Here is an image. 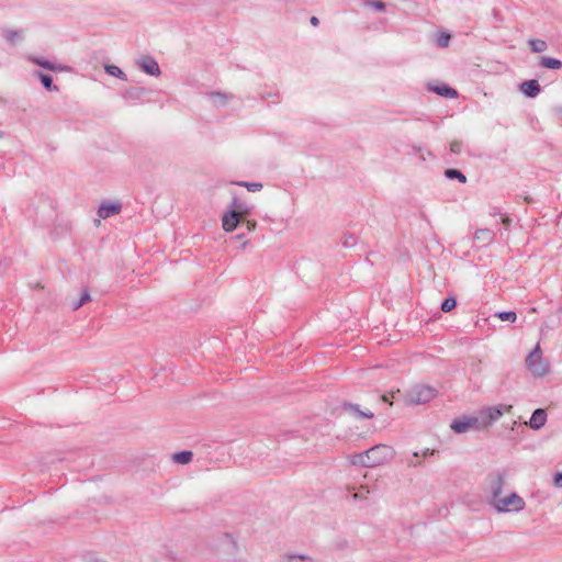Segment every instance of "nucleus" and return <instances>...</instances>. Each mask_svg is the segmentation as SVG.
<instances>
[{"instance_id": "f257e3e1", "label": "nucleus", "mask_w": 562, "mask_h": 562, "mask_svg": "<svg viewBox=\"0 0 562 562\" xmlns=\"http://www.w3.org/2000/svg\"><path fill=\"white\" fill-rule=\"evenodd\" d=\"M393 456L394 450L391 446L379 443L366 450L367 463L369 464V468L381 465L391 460Z\"/></svg>"}, {"instance_id": "f03ea898", "label": "nucleus", "mask_w": 562, "mask_h": 562, "mask_svg": "<svg viewBox=\"0 0 562 562\" xmlns=\"http://www.w3.org/2000/svg\"><path fill=\"white\" fill-rule=\"evenodd\" d=\"M526 364L532 375L542 378L549 372V364L542 357V351L539 345L527 356Z\"/></svg>"}, {"instance_id": "7ed1b4c3", "label": "nucleus", "mask_w": 562, "mask_h": 562, "mask_svg": "<svg viewBox=\"0 0 562 562\" xmlns=\"http://www.w3.org/2000/svg\"><path fill=\"white\" fill-rule=\"evenodd\" d=\"M438 391L429 385H415L406 394V401L413 405L426 404L435 398Z\"/></svg>"}, {"instance_id": "20e7f679", "label": "nucleus", "mask_w": 562, "mask_h": 562, "mask_svg": "<svg viewBox=\"0 0 562 562\" xmlns=\"http://www.w3.org/2000/svg\"><path fill=\"white\" fill-rule=\"evenodd\" d=\"M492 505L498 513L519 512L525 507V501L517 493H510L505 497H498Z\"/></svg>"}, {"instance_id": "39448f33", "label": "nucleus", "mask_w": 562, "mask_h": 562, "mask_svg": "<svg viewBox=\"0 0 562 562\" xmlns=\"http://www.w3.org/2000/svg\"><path fill=\"white\" fill-rule=\"evenodd\" d=\"M510 409V405L506 406L503 404L482 409L479 416L482 429L490 427L493 423L498 420L504 413L509 412Z\"/></svg>"}, {"instance_id": "423d86ee", "label": "nucleus", "mask_w": 562, "mask_h": 562, "mask_svg": "<svg viewBox=\"0 0 562 562\" xmlns=\"http://www.w3.org/2000/svg\"><path fill=\"white\" fill-rule=\"evenodd\" d=\"M450 428L456 434H465L471 429H474V430L482 429L480 418L477 416H468V415H463L459 418H454L450 424Z\"/></svg>"}, {"instance_id": "0eeeda50", "label": "nucleus", "mask_w": 562, "mask_h": 562, "mask_svg": "<svg viewBox=\"0 0 562 562\" xmlns=\"http://www.w3.org/2000/svg\"><path fill=\"white\" fill-rule=\"evenodd\" d=\"M488 488L491 493V504L502 495L505 485V476L499 472L495 471L487 476Z\"/></svg>"}, {"instance_id": "6e6552de", "label": "nucleus", "mask_w": 562, "mask_h": 562, "mask_svg": "<svg viewBox=\"0 0 562 562\" xmlns=\"http://www.w3.org/2000/svg\"><path fill=\"white\" fill-rule=\"evenodd\" d=\"M244 221L236 210H228L222 217V226L225 232H233Z\"/></svg>"}, {"instance_id": "1a4fd4ad", "label": "nucleus", "mask_w": 562, "mask_h": 562, "mask_svg": "<svg viewBox=\"0 0 562 562\" xmlns=\"http://www.w3.org/2000/svg\"><path fill=\"white\" fill-rule=\"evenodd\" d=\"M139 68L149 76L157 77L160 75V68L156 59L151 56H142L137 60Z\"/></svg>"}, {"instance_id": "9d476101", "label": "nucleus", "mask_w": 562, "mask_h": 562, "mask_svg": "<svg viewBox=\"0 0 562 562\" xmlns=\"http://www.w3.org/2000/svg\"><path fill=\"white\" fill-rule=\"evenodd\" d=\"M122 210V205L119 202H103L98 210V215L101 218H108L119 214Z\"/></svg>"}, {"instance_id": "9b49d317", "label": "nucleus", "mask_w": 562, "mask_h": 562, "mask_svg": "<svg viewBox=\"0 0 562 562\" xmlns=\"http://www.w3.org/2000/svg\"><path fill=\"white\" fill-rule=\"evenodd\" d=\"M519 89L528 98H536L541 92V86L536 79L521 82Z\"/></svg>"}, {"instance_id": "f8f14e48", "label": "nucleus", "mask_w": 562, "mask_h": 562, "mask_svg": "<svg viewBox=\"0 0 562 562\" xmlns=\"http://www.w3.org/2000/svg\"><path fill=\"white\" fill-rule=\"evenodd\" d=\"M341 408L344 412H348L359 419H371L374 417V414L371 411H361L358 404L344 403Z\"/></svg>"}, {"instance_id": "ddd939ff", "label": "nucleus", "mask_w": 562, "mask_h": 562, "mask_svg": "<svg viewBox=\"0 0 562 562\" xmlns=\"http://www.w3.org/2000/svg\"><path fill=\"white\" fill-rule=\"evenodd\" d=\"M546 422L547 412L543 408H537L532 412L528 425L531 429L538 430L544 426Z\"/></svg>"}, {"instance_id": "4468645a", "label": "nucleus", "mask_w": 562, "mask_h": 562, "mask_svg": "<svg viewBox=\"0 0 562 562\" xmlns=\"http://www.w3.org/2000/svg\"><path fill=\"white\" fill-rule=\"evenodd\" d=\"M429 90L440 97L445 98H457L458 92L446 83L429 86Z\"/></svg>"}, {"instance_id": "2eb2a0df", "label": "nucleus", "mask_w": 562, "mask_h": 562, "mask_svg": "<svg viewBox=\"0 0 562 562\" xmlns=\"http://www.w3.org/2000/svg\"><path fill=\"white\" fill-rule=\"evenodd\" d=\"M1 34L5 38V41L12 46H14L18 41H22L24 38L23 30L15 31L11 29H2Z\"/></svg>"}, {"instance_id": "dca6fc26", "label": "nucleus", "mask_w": 562, "mask_h": 562, "mask_svg": "<svg viewBox=\"0 0 562 562\" xmlns=\"http://www.w3.org/2000/svg\"><path fill=\"white\" fill-rule=\"evenodd\" d=\"M495 237V234L492 229L488 228H480L474 233V239L482 243V245L490 244Z\"/></svg>"}, {"instance_id": "f3484780", "label": "nucleus", "mask_w": 562, "mask_h": 562, "mask_svg": "<svg viewBox=\"0 0 562 562\" xmlns=\"http://www.w3.org/2000/svg\"><path fill=\"white\" fill-rule=\"evenodd\" d=\"M347 491L351 495V498L353 502H359V501L366 499L367 494L370 493V488L368 485H361L359 491H356V488L352 486H348Z\"/></svg>"}, {"instance_id": "a211bd4d", "label": "nucleus", "mask_w": 562, "mask_h": 562, "mask_svg": "<svg viewBox=\"0 0 562 562\" xmlns=\"http://www.w3.org/2000/svg\"><path fill=\"white\" fill-rule=\"evenodd\" d=\"M539 65L547 69L559 70L562 68V61L554 57L543 56Z\"/></svg>"}, {"instance_id": "6ab92c4d", "label": "nucleus", "mask_w": 562, "mask_h": 562, "mask_svg": "<svg viewBox=\"0 0 562 562\" xmlns=\"http://www.w3.org/2000/svg\"><path fill=\"white\" fill-rule=\"evenodd\" d=\"M348 462L350 465L369 468V464L367 463L366 451L348 456Z\"/></svg>"}, {"instance_id": "aec40b11", "label": "nucleus", "mask_w": 562, "mask_h": 562, "mask_svg": "<svg viewBox=\"0 0 562 562\" xmlns=\"http://www.w3.org/2000/svg\"><path fill=\"white\" fill-rule=\"evenodd\" d=\"M443 175L449 180H458L461 183H465L467 182L465 175L461 170H459V169L448 168V169L445 170Z\"/></svg>"}, {"instance_id": "412c9836", "label": "nucleus", "mask_w": 562, "mask_h": 562, "mask_svg": "<svg viewBox=\"0 0 562 562\" xmlns=\"http://www.w3.org/2000/svg\"><path fill=\"white\" fill-rule=\"evenodd\" d=\"M193 459V453L190 450H182L172 454V460L179 464H188Z\"/></svg>"}, {"instance_id": "4be33fe9", "label": "nucleus", "mask_w": 562, "mask_h": 562, "mask_svg": "<svg viewBox=\"0 0 562 562\" xmlns=\"http://www.w3.org/2000/svg\"><path fill=\"white\" fill-rule=\"evenodd\" d=\"M229 210H236L238 214H240V218L243 221L249 213L248 206L245 203L240 202L237 198H233L232 203L229 205Z\"/></svg>"}, {"instance_id": "5701e85b", "label": "nucleus", "mask_w": 562, "mask_h": 562, "mask_svg": "<svg viewBox=\"0 0 562 562\" xmlns=\"http://www.w3.org/2000/svg\"><path fill=\"white\" fill-rule=\"evenodd\" d=\"M37 76H38L43 87L47 91H58V87L54 85L53 77L50 75L38 71Z\"/></svg>"}, {"instance_id": "b1692460", "label": "nucleus", "mask_w": 562, "mask_h": 562, "mask_svg": "<svg viewBox=\"0 0 562 562\" xmlns=\"http://www.w3.org/2000/svg\"><path fill=\"white\" fill-rule=\"evenodd\" d=\"M528 44H529L531 52H533V53H542V52L547 50V48H548L547 42L543 40H539V38H531V40H529Z\"/></svg>"}, {"instance_id": "393cba45", "label": "nucleus", "mask_w": 562, "mask_h": 562, "mask_svg": "<svg viewBox=\"0 0 562 562\" xmlns=\"http://www.w3.org/2000/svg\"><path fill=\"white\" fill-rule=\"evenodd\" d=\"M105 71L110 76L116 77L124 81L127 80L125 72L120 67H117L115 65H106Z\"/></svg>"}, {"instance_id": "a878e982", "label": "nucleus", "mask_w": 562, "mask_h": 562, "mask_svg": "<svg viewBox=\"0 0 562 562\" xmlns=\"http://www.w3.org/2000/svg\"><path fill=\"white\" fill-rule=\"evenodd\" d=\"M89 301H91V296H90L89 291L86 289V290L82 291L81 296L79 297V300L72 302V304H71L72 311L79 310L81 306H83Z\"/></svg>"}, {"instance_id": "bb28decb", "label": "nucleus", "mask_w": 562, "mask_h": 562, "mask_svg": "<svg viewBox=\"0 0 562 562\" xmlns=\"http://www.w3.org/2000/svg\"><path fill=\"white\" fill-rule=\"evenodd\" d=\"M33 63L44 69L52 70V71L60 69V67L55 65L54 63L46 60L44 58H40V57L33 58Z\"/></svg>"}, {"instance_id": "cd10ccee", "label": "nucleus", "mask_w": 562, "mask_h": 562, "mask_svg": "<svg viewBox=\"0 0 562 562\" xmlns=\"http://www.w3.org/2000/svg\"><path fill=\"white\" fill-rule=\"evenodd\" d=\"M457 306V299L454 296L446 297L440 306V310L445 313L451 312Z\"/></svg>"}, {"instance_id": "c85d7f7f", "label": "nucleus", "mask_w": 562, "mask_h": 562, "mask_svg": "<svg viewBox=\"0 0 562 562\" xmlns=\"http://www.w3.org/2000/svg\"><path fill=\"white\" fill-rule=\"evenodd\" d=\"M363 5L373 8L380 12H384L386 10V3L381 0H363Z\"/></svg>"}, {"instance_id": "c756f323", "label": "nucleus", "mask_w": 562, "mask_h": 562, "mask_svg": "<svg viewBox=\"0 0 562 562\" xmlns=\"http://www.w3.org/2000/svg\"><path fill=\"white\" fill-rule=\"evenodd\" d=\"M451 35L447 32H440L437 35L436 44L438 47L445 48L449 46Z\"/></svg>"}, {"instance_id": "7c9ffc66", "label": "nucleus", "mask_w": 562, "mask_h": 562, "mask_svg": "<svg viewBox=\"0 0 562 562\" xmlns=\"http://www.w3.org/2000/svg\"><path fill=\"white\" fill-rule=\"evenodd\" d=\"M496 316L503 322L514 323L517 318V315L514 311H503L496 313Z\"/></svg>"}, {"instance_id": "2f4dec72", "label": "nucleus", "mask_w": 562, "mask_h": 562, "mask_svg": "<svg viewBox=\"0 0 562 562\" xmlns=\"http://www.w3.org/2000/svg\"><path fill=\"white\" fill-rule=\"evenodd\" d=\"M237 184L240 186V187L247 188L248 191H250V192H257V191H260L262 189V183H260V182L240 181Z\"/></svg>"}, {"instance_id": "473e14b6", "label": "nucleus", "mask_w": 562, "mask_h": 562, "mask_svg": "<svg viewBox=\"0 0 562 562\" xmlns=\"http://www.w3.org/2000/svg\"><path fill=\"white\" fill-rule=\"evenodd\" d=\"M210 97L216 105H224L227 101V97L221 92H212Z\"/></svg>"}, {"instance_id": "72a5a7b5", "label": "nucleus", "mask_w": 562, "mask_h": 562, "mask_svg": "<svg viewBox=\"0 0 562 562\" xmlns=\"http://www.w3.org/2000/svg\"><path fill=\"white\" fill-rule=\"evenodd\" d=\"M408 467H419L422 461L419 460V452H414L409 459H407Z\"/></svg>"}, {"instance_id": "f704fd0d", "label": "nucleus", "mask_w": 562, "mask_h": 562, "mask_svg": "<svg viewBox=\"0 0 562 562\" xmlns=\"http://www.w3.org/2000/svg\"><path fill=\"white\" fill-rule=\"evenodd\" d=\"M145 92L144 89H137V88H133V89H130L127 90L126 94L128 98L131 99H139L140 95Z\"/></svg>"}, {"instance_id": "c9c22d12", "label": "nucleus", "mask_w": 562, "mask_h": 562, "mask_svg": "<svg viewBox=\"0 0 562 562\" xmlns=\"http://www.w3.org/2000/svg\"><path fill=\"white\" fill-rule=\"evenodd\" d=\"M463 144L461 140H453L450 143V151L459 155L462 150Z\"/></svg>"}, {"instance_id": "e433bc0d", "label": "nucleus", "mask_w": 562, "mask_h": 562, "mask_svg": "<svg viewBox=\"0 0 562 562\" xmlns=\"http://www.w3.org/2000/svg\"><path fill=\"white\" fill-rule=\"evenodd\" d=\"M288 562H313L307 555H291Z\"/></svg>"}, {"instance_id": "4c0bfd02", "label": "nucleus", "mask_w": 562, "mask_h": 562, "mask_svg": "<svg viewBox=\"0 0 562 562\" xmlns=\"http://www.w3.org/2000/svg\"><path fill=\"white\" fill-rule=\"evenodd\" d=\"M356 239L352 236L346 237L342 241L344 247L349 248L355 246Z\"/></svg>"}, {"instance_id": "58836bf2", "label": "nucleus", "mask_w": 562, "mask_h": 562, "mask_svg": "<svg viewBox=\"0 0 562 562\" xmlns=\"http://www.w3.org/2000/svg\"><path fill=\"white\" fill-rule=\"evenodd\" d=\"M553 483L558 487H562V472H557L553 476Z\"/></svg>"}, {"instance_id": "ea45409f", "label": "nucleus", "mask_w": 562, "mask_h": 562, "mask_svg": "<svg viewBox=\"0 0 562 562\" xmlns=\"http://www.w3.org/2000/svg\"><path fill=\"white\" fill-rule=\"evenodd\" d=\"M436 452H437L436 450L427 448V449L423 450L422 456L424 458H428V457L434 456Z\"/></svg>"}, {"instance_id": "a19ab883", "label": "nucleus", "mask_w": 562, "mask_h": 562, "mask_svg": "<svg viewBox=\"0 0 562 562\" xmlns=\"http://www.w3.org/2000/svg\"><path fill=\"white\" fill-rule=\"evenodd\" d=\"M256 227V222H252V221H246V229L248 232H251L252 229H255Z\"/></svg>"}, {"instance_id": "79ce46f5", "label": "nucleus", "mask_w": 562, "mask_h": 562, "mask_svg": "<svg viewBox=\"0 0 562 562\" xmlns=\"http://www.w3.org/2000/svg\"><path fill=\"white\" fill-rule=\"evenodd\" d=\"M310 22H311V24H312V25H314V26H317V25L319 24V20H318V18H316V16H312V18L310 19Z\"/></svg>"}, {"instance_id": "37998d69", "label": "nucleus", "mask_w": 562, "mask_h": 562, "mask_svg": "<svg viewBox=\"0 0 562 562\" xmlns=\"http://www.w3.org/2000/svg\"><path fill=\"white\" fill-rule=\"evenodd\" d=\"M413 150H414L415 153H420V151H422V147H420V146H416V145H414V146H413Z\"/></svg>"}, {"instance_id": "c03bdc74", "label": "nucleus", "mask_w": 562, "mask_h": 562, "mask_svg": "<svg viewBox=\"0 0 562 562\" xmlns=\"http://www.w3.org/2000/svg\"><path fill=\"white\" fill-rule=\"evenodd\" d=\"M244 236H245V234H244V233H240V234H237L234 238H235V239H243V238H244Z\"/></svg>"}, {"instance_id": "a18cd8bd", "label": "nucleus", "mask_w": 562, "mask_h": 562, "mask_svg": "<svg viewBox=\"0 0 562 562\" xmlns=\"http://www.w3.org/2000/svg\"><path fill=\"white\" fill-rule=\"evenodd\" d=\"M493 215H497V214H501V211L498 209H494V212L492 213Z\"/></svg>"}, {"instance_id": "49530a36", "label": "nucleus", "mask_w": 562, "mask_h": 562, "mask_svg": "<svg viewBox=\"0 0 562 562\" xmlns=\"http://www.w3.org/2000/svg\"><path fill=\"white\" fill-rule=\"evenodd\" d=\"M507 222H508V217H507V216H504V217H503V223H504V224H507Z\"/></svg>"}, {"instance_id": "de8ad7c7", "label": "nucleus", "mask_w": 562, "mask_h": 562, "mask_svg": "<svg viewBox=\"0 0 562 562\" xmlns=\"http://www.w3.org/2000/svg\"><path fill=\"white\" fill-rule=\"evenodd\" d=\"M420 160H423V161L426 160L425 155H420Z\"/></svg>"}, {"instance_id": "09e8293b", "label": "nucleus", "mask_w": 562, "mask_h": 562, "mask_svg": "<svg viewBox=\"0 0 562 562\" xmlns=\"http://www.w3.org/2000/svg\"><path fill=\"white\" fill-rule=\"evenodd\" d=\"M381 398H382L383 401H385V402L387 401V397H386L385 395H382V397H381Z\"/></svg>"}]
</instances>
